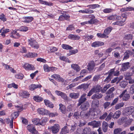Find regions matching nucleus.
I'll return each instance as SVG.
<instances>
[{
	"label": "nucleus",
	"mask_w": 134,
	"mask_h": 134,
	"mask_svg": "<svg viewBox=\"0 0 134 134\" xmlns=\"http://www.w3.org/2000/svg\"><path fill=\"white\" fill-rule=\"evenodd\" d=\"M115 72L114 69H111L109 71V74L108 75L111 76L112 75H114Z\"/></svg>",
	"instance_id": "nucleus-60"
},
{
	"label": "nucleus",
	"mask_w": 134,
	"mask_h": 134,
	"mask_svg": "<svg viewBox=\"0 0 134 134\" xmlns=\"http://www.w3.org/2000/svg\"><path fill=\"white\" fill-rule=\"evenodd\" d=\"M122 19L121 20L118 21V25L119 26H123L124 24V23L127 17L125 14H122Z\"/></svg>",
	"instance_id": "nucleus-7"
},
{
	"label": "nucleus",
	"mask_w": 134,
	"mask_h": 134,
	"mask_svg": "<svg viewBox=\"0 0 134 134\" xmlns=\"http://www.w3.org/2000/svg\"><path fill=\"white\" fill-rule=\"evenodd\" d=\"M59 106L60 107L59 109L61 112L63 114H65L66 108L65 106L61 103L59 104Z\"/></svg>",
	"instance_id": "nucleus-29"
},
{
	"label": "nucleus",
	"mask_w": 134,
	"mask_h": 134,
	"mask_svg": "<svg viewBox=\"0 0 134 134\" xmlns=\"http://www.w3.org/2000/svg\"><path fill=\"white\" fill-rule=\"evenodd\" d=\"M59 58L60 60L65 61L66 62H68L69 63H70L71 62V61L69 60V59L63 56L60 57Z\"/></svg>",
	"instance_id": "nucleus-40"
},
{
	"label": "nucleus",
	"mask_w": 134,
	"mask_h": 134,
	"mask_svg": "<svg viewBox=\"0 0 134 134\" xmlns=\"http://www.w3.org/2000/svg\"><path fill=\"white\" fill-rule=\"evenodd\" d=\"M108 124L107 122L105 121L103 122L102 128L103 131L104 132H106L108 130Z\"/></svg>",
	"instance_id": "nucleus-15"
},
{
	"label": "nucleus",
	"mask_w": 134,
	"mask_h": 134,
	"mask_svg": "<svg viewBox=\"0 0 134 134\" xmlns=\"http://www.w3.org/2000/svg\"><path fill=\"white\" fill-rule=\"evenodd\" d=\"M86 93L83 94L81 96L80 99H79V101H80L83 103L86 100Z\"/></svg>",
	"instance_id": "nucleus-28"
},
{
	"label": "nucleus",
	"mask_w": 134,
	"mask_h": 134,
	"mask_svg": "<svg viewBox=\"0 0 134 134\" xmlns=\"http://www.w3.org/2000/svg\"><path fill=\"white\" fill-rule=\"evenodd\" d=\"M43 69L45 71L48 72L50 71V68L47 64H44L43 66Z\"/></svg>",
	"instance_id": "nucleus-45"
},
{
	"label": "nucleus",
	"mask_w": 134,
	"mask_h": 134,
	"mask_svg": "<svg viewBox=\"0 0 134 134\" xmlns=\"http://www.w3.org/2000/svg\"><path fill=\"white\" fill-rule=\"evenodd\" d=\"M22 67L27 70H33L34 69V66L27 63H25L22 65Z\"/></svg>",
	"instance_id": "nucleus-5"
},
{
	"label": "nucleus",
	"mask_w": 134,
	"mask_h": 134,
	"mask_svg": "<svg viewBox=\"0 0 134 134\" xmlns=\"http://www.w3.org/2000/svg\"><path fill=\"white\" fill-rule=\"evenodd\" d=\"M22 123L24 124L25 125H27L28 124V121L27 119L24 118H22Z\"/></svg>",
	"instance_id": "nucleus-55"
},
{
	"label": "nucleus",
	"mask_w": 134,
	"mask_h": 134,
	"mask_svg": "<svg viewBox=\"0 0 134 134\" xmlns=\"http://www.w3.org/2000/svg\"><path fill=\"white\" fill-rule=\"evenodd\" d=\"M69 130L67 127L65 126L63 128L60 133V134H65L68 133Z\"/></svg>",
	"instance_id": "nucleus-26"
},
{
	"label": "nucleus",
	"mask_w": 134,
	"mask_h": 134,
	"mask_svg": "<svg viewBox=\"0 0 134 134\" xmlns=\"http://www.w3.org/2000/svg\"><path fill=\"white\" fill-rule=\"evenodd\" d=\"M88 23L89 24H91L92 23V18H91L90 20H89L88 21H85L82 23H81V25H84L86 24H87Z\"/></svg>",
	"instance_id": "nucleus-49"
},
{
	"label": "nucleus",
	"mask_w": 134,
	"mask_h": 134,
	"mask_svg": "<svg viewBox=\"0 0 134 134\" xmlns=\"http://www.w3.org/2000/svg\"><path fill=\"white\" fill-rule=\"evenodd\" d=\"M48 114H47L46 115H48L49 117H53L58 115V114L56 112L55 113H50V112L48 111Z\"/></svg>",
	"instance_id": "nucleus-43"
},
{
	"label": "nucleus",
	"mask_w": 134,
	"mask_h": 134,
	"mask_svg": "<svg viewBox=\"0 0 134 134\" xmlns=\"http://www.w3.org/2000/svg\"><path fill=\"white\" fill-rule=\"evenodd\" d=\"M28 45L32 48L35 49H37L40 47L39 44L33 38H30L27 40Z\"/></svg>",
	"instance_id": "nucleus-2"
},
{
	"label": "nucleus",
	"mask_w": 134,
	"mask_h": 134,
	"mask_svg": "<svg viewBox=\"0 0 134 134\" xmlns=\"http://www.w3.org/2000/svg\"><path fill=\"white\" fill-rule=\"evenodd\" d=\"M122 131V130L120 128H117L115 129L114 131V134H118Z\"/></svg>",
	"instance_id": "nucleus-47"
},
{
	"label": "nucleus",
	"mask_w": 134,
	"mask_h": 134,
	"mask_svg": "<svg viewBox=\"0 0 134 134\" xmlns=\"http://www.w3.org/2000/svg\"><path fill=\"white\" fill-rule=\"evenodd\" d=\"M87 67L88 70L90 71H91L92 70V65L91 62L88 64Z\"/></svg>",
	"instance_id": "nucleus-64"
},
{
	"label": "nucleus",
	"mask_w": 134,
	"mask_h": 134,
	"mask_svg": "<svg viewBox=\"0 0 134 134\" xmlns=\"http://www.w3.org/2000/svg\"><path fill=\"white\" fill-rule=\"evenodd\" d=\"M20 96L23 98H26L29 97L30 94L27 91H22L19 93Z\"/></svg>",
	"instance_id": "nucleus-10"
},
{
	"label": "nucleus",
	"mask_w": 134,
	"mask_h": 134,
	"mask_svg": "<svg viewBox=\"0 0 134 134\" xmlns=\"http://www.w3.org/2000/svg\"><path fill=\"white\" fill-rule=\"evenodd\" d=\"M55 92L57 95L60 96L64 99L66 100L67 99V96L65 93L58 90L55 91Z\"/></svg>",
	"instance_id": "nucleus-6"
},
{
	"label": "nucleus",
	"mask_w": 134,
	"mask_h": 134,
	"mask_svg": "<svg viewBox=\"0 0 134 134\" xmlns=\"http://www.w3.org/2000/svg\"><path fill=\"white\" fill-rule=\"evenodd\" d=\"M107 95L105 97V99L107 100H108L111 99L112 98L113 96L114 95V94H113L111 93H107Z\"/></svg>",
	"instance_id": "nucleus-37"
},
{
	"label": "nucleus",
	"mask_w": 134,
	"mask_h": 134,
	"mask_svg": "<svg viewBox=\"0 0 134 134\" xmlns=\"http://www.w3.org/2000/svg\"><path fill=\"white\" fill-rule=\"evenodd\" d=\"M124 38L127 40H131L132 38V36L131 34H128L125 35Z\"/></svg>",
	"instance_id": "nucleus-48"
},
{
	"label": "nucleus",
	"mask_w": 134,
	"mask_h": 134,
	"mask_svg": "<svg viewBox=\"0 0 134 134\" xmlns=\"http://www.w3.org/2000/svg\"><path fill=\"white\" fill-rule=\"evenodd\" d=\"M80 96V93L77 92L76 93H71L69 94V97L73 99L78 98Z\"/></svg>",
	"instance_id": "nucleus-16"
},
{
	"label": "nucleus",
	"mask_w": 134,
	"mask_h": 134,
	"mask_svg": "<svg viewBox=\"0 0 134 134\" xmlns=\"http://www.w3.org/2000/svg\"><path fill=\"white\" fill-rule=\"evenodd\" d=\"M38 113L42 115H46L48 114V110L44 108H39L37 110Z\"/></svg>",
	"instance_id": "nucleus-8"
},
{
	"label": "nucleus",
	"mask_w": 134,
	"mask_h": 134,
	"mask_svg": "<svg viewBox=\"0 0 134 134\" xmlns=\"http://www.w3.org/2000/svg\"><path fill=\"white\" fill-rule=\"evenodd\" d=\"M76 84L75 83H72L69 85L67 87V90L71 89L72 87H74L76 86Z\"/></svg>",
	"instance_id": "nucleus-53"
},
{
	"label": "nucleus",
	"mask_w": 134,
	"mask_h": 134,
	"mask_svg": "<svg viewBox=\"0 0 134 134\" xmlns=\"http://www.w3.org/2000/svg\"><path fill=\"white\" fill-rule=\"evenodd\" d=\"M74 29V27L72 25H70L66 29V30L67 31H71Z\"/></svg>",
	"instance_id": "nucleus-52"
},
{
	"label": "nucleus",
	"mask_w": 134,
	"mask_h": 134,
	"mask_svg": "<svg viewBox=\"0 0 134 134\" xmlns=\"http://www.w3.org/2000/svg\"><path fill=\"white\" fill-rule=\"evenodd\" d=\"M83 131L80 129H78L76 131L75 134H83Z\"/></svg>",
	"instance_id": "nucleus-57"
},
{
	"label": "nucleus",
	"mask_w": 134,
	"mask_h": 134,
	"mask_svg": "<svg viewBox=\"0 0 134 134\" xmlns=\"http://www.w3.org/2000/svg\"><path fill=\"white\" fill-rule=\"evenodd\" d=\"M124 105V104L123 102H121L120 103L117 104L115 106V108L116 109L118 110L123 107Z\"/></svg>",
	"instance_id": "nucleus-36"
},
{
	"label": "nucleus",
	"mask_w": 134,
	"mask_h": 134,
	"mask_svg": "<svg viewBox=\"0 0 134 134\" xmlns=\"http://www.w3.org/2000/svg\"><path fill=\"white\" fill-rule=\"evenodd\" d=\"M130 96L129 94L128 93L127 90L123 91L119 96L120 98H122V100L124 101L127 100L129 99Z\"/></svg>",
	"instance_id": "nucleus-3"
},
{
	"label": "nucleus",
	"mask_w": 134,
	"mask_h": 134,
	"mask_svg": "<svg viewBox=\"0 0 134 134\" xmlns=\"http://www.w3.org/2000/svg\"><path fill=\"white\" fill-rule=\"evenodd\" d=\"M101 88L99 85H97L93 88V92H98L101 90Z\"/></svg>",
	"instance_id": "nucleus-31"
},
{
	"label": "nucleus",
	"mask_w": 134,
	"mask_h": 134,
	"mask_svg": "<svg viewBox=\"0 0 134 134\" xmlns=\"http://www.w3.org/2000/svg\"><path fill=\"white\" fill-rule=\"evenodd\" d=\"M100 122L99 121H93V127H98L100 126Z\"/></svg>",
	"instance_id": "nucleus-27"
},
{
	"label": "nucleus",
	"mask_w": 134,
	"mask_h": 134,
	"mask_svg": "<svg viewBox=\"0 0 134 134\" xmlns=\"http://www.w3.org/2000/svg\"><path fill=\"white\" fill-rule=\"evenodd\" d=\"M130 92L132 94L134 93V84L131 86L130 89Z\"/></svg>",
	"instance_id": "nucleus-58"
},
{
	"label": "nucleus",
	"mask_w": 134,
	"mask_h": 134,
	"mask_svg": "<svg viewBox=\"0 0 134 134\" xmlns=\"http://www.w3.org/2000/svg\"><path fill=\"white\" fill-rule=\"evenodd\" d=\"M104 44L103 42L100 41H96L93 43V47H96L100 46Z\"/></svg>",
	"instance_id": "nucleus-22"
},
{
	"label": "nucleus",
	"mask_w": 134,
	"mask_h": 134,
	"mask_svg": "<svg viewBox=\"0 0 134 134\" xmlns=\"http://www.w3.org/2000/svg\"><path fill=\"white\" fill-rule=\"evenodd\" d=\"M62 47L63 49L66 50L70 49L73 48L70 46L65 44H62Z\"/></svg>",
	"instance_id": "nucleus-33"
},
{
	"label": "nucleus",
	"mask_w": 134,
	"mask_h": 134,
	"mask_svg": "<svg viewBox=\"0 0 134 134\" xmlns=\"http://www.w3.org/2000/svg\"><path fill=\"white\" fill-rule=\"evenodd\" d=\"M60 128L59 125L55 124L53 126L48 127V129L51 130L54 134L57 133L59 130Z\"/></svg>",
	"instance_id": "nucleus-4"
},
{
	"label": "nucleus",
	"mask_w": 134,
	"mask_h": 134,
	"mask_svg": "<svg viewBox=\"0 0 134 134\" xmlns=\"http://www.w3.org/2000/svg\"><path fill=\"white\" fill-rule=\"evenodd\" d=\"M112 29V27L109 26L104 30L103 34L98 33L97 34V35L99 38H107L108 37V36H107V35L110 33Z\"/></svg>",
	"instance_id": "nucleus-1"
},
{
	"label": "nucleus",
	"mask_w": 134,
	"mask_h": 134,
	"mask_svg": "<svg viewBox=\"0 0 134 134\" xmlns=\"http://www.w3.org/2000/svg\"><path fill=\"white\" fill-rule=\"evenodd\" d=\"M33 99L36 102H40L43 100L42 98L38 96H35L33 97Z\"/></svg>",
	"instance_id": "nucleus-25"
},
{
	"label": "nucleus",
	"mask_w": 134,
	"mask_h": 134,
	"mask_svg": "<svg viewBox=\"0 0 134 134\" xmlns=\"http://www.w3.org/2000/svg\"><path fill=\"white\" fill-rule=\"evenodd\" d=\"M108 114L107 113H105L103 115L100 116L99 118V119L100 120H102L104 119L107 116Z\"/></svg>",
	"instance_id": "nucleus-62"
},
{
	"label": "nucleus",
	"mask_w": 134,
	"mask_h": 134,
	"mask_svg": "<svg viewBox=\"0 0 134 134\" xmlns=\"http://www.w3.org/2000/svg\"><path fill=\"white\" fill-rule=\"evenodd\" d=\"M37 61L42 62L43 63H45L46 61L45 59L41 58H39L37 59Z\"/></svg>",
	"instance_id": "nucleus-61"
},
{
	"label": "nucleus",
	"mask_w": 134,
	"mask_h": 134,
	"mask_svg": "<svg viewBox=\"0 0 134 134\" xmlns=\"http://www.w3.org/2000/svg\"><path fill=\"white\" fill-rule=\"evenodd\" d=\"M126 111L127 114H132V115H134V107L131 106L127 108H126Z\"/></svg>",
	"instance_id": "nucleus-11"
},
{
	"label": "nucleus",
	"mask_w": 134,
	"mask_h": 134,
	"mask_svg": "<svg viewBox=\"0 0 134 134\" xmlns=\"http://www.w3.org/2000/svg\"><path fill=\"white\" fill-rule=\"evenodd\" d=\"M128 84V82L126 81H122L120 82V86L122 88H125Z\"/></svg>",
	"instance_id": "nucleus-38"
},
{
	"label": "nucleus",
	"mask_w": 134,
	"mask_h": 134,
	"mask_svg": "<svg viewBox=\"0 0 134 134\" xmlns=\"http://www.w3.org/2000/svg\"><path fill=\"white\" fill-rule=\"evenodd\" d=\"M83 113L82 111L80 112V114L79 112H75L74 113L73 116L74 118H76V119H78L79 118L80 115L81 117H82Z\"/></svg>",
	"instance_id": "nucleus-21"
},
{
	"label": "nucleus",
	"mask_w": 134,
	"mask_h": 134,
	"mask_svg": "<svg viewBox=\"0 0 134 134\" xmlns=\"http://www.w3.org/2000/svg\"><path fill=\"white\" fill-rule=\"evenodd\" d=\"M27 128V130L31 133L36 130L35 126L33 125H28Z\"/></svg>",
	"instance_id": "nucleus-23"
},
{
	"label": "nucleus",
	"mask_w": 134,
	"mask_h": 134,
	"mask_svg": "<svg viewBox=\"0 0 134 134\" xmlns=\"http://www.w3.org/2000/svg\"><path fill=\"white\" fill-rule=\"evenodd\" d=\"M28 53V58H33L36 57L37 55V54L35 53Z\"/></svg>",
	"instance_id": "nucleus-41"
},
{
	"label": "nucleus",
	"mask_w": 134,
	"mask_h": 134,
	"mask_svg": "<svg viewBox=\"0 0 134 134\" xmlns=\"http://www.w3.org/2000/svg\"><path fill=\"white\" fill-rule=\"evenodd\" d=\"M68 37L73 40H78L80 38V36L76 35L70 34L68 36Z\"/></svg>",
	"instance_id": "nucleus-13"
},
{
	"label": "nucleus",
	"mask_w": 134,
	"mask_h": 134,
	"mask_svg": "<svg viewBox=\"0 0 134 134\" xmlns=\"http://www.w3.org/2000/svg\"><path fill=\"white\" fill-rule=\"evenodd\" d=\"M107 19L110 20H115V15H111L107 17Z\"/></svg>",
	"instance_id": "nucleus-63"
},
{
	"label": "nucleus",
	"mask_w": 134,
	"mask_h": 134,
	"mask_svg": "<svg viewBox=\"0 0 134 134\" xmlns=\"http://www.w3.org/2000/svg\"><path fill=\"white\" fill-rule=\"evenodd\" d=\"M99 104V101L98 100H94L93 102V105H95L96 107H97Z\"/></svg>",
	"instance_id": "nucleus-56"
},
{
	"label": "nucleus",
	"mask_w": 134,
	"mask_h": 134,
	"mask_svg": "<svg viewBox=\"0 0 134 134\" xmlns=\"http://www.w3.org/2000/svg\"><path fill=\"white\" fill-rule=\"evenodd\" d=\"M113 9L110 8H106L103 10V12L105 13H109L112 12Z\"/></svg>",
	"instance_id": "nucleus-50"
},
{
	"label": "nucleus",
	"mask_w": 134,
	"mask_h": 134,
	"mask_svg": "<svg viewBox=\"0 0 134 134\" xmlns=\"http://www.w3.org/2000/svg\"><path fill=\"white\" fill-rule=\"evenodd\" d=\"M78 52V50L76 49L70 51V53L71 55L75 54L76 53H77Z\"/></svg>",
	"instance_id": "nucleus-54"
},
{
	"label": "nucleus",
	"mask_w": 134,
	"mask_h": 134,
	"mask_svg": "<svg viewBox=\"0 0 134 134\" xmlns=\"http://www.w3.org/2000/svg\"><path fill=\"white\" fill-rule=\"evenodd\" d=\"M51 77L59 81L63 82L64 81V79L61 77L58 74H54L52 75Z\"/></svg>",
	"instance_id": "nucleus-9"
},
{
	"label": "nucleus",
	"mask_w": 134,
	"mask_h": 134,
	"mask_svg": "<svg viewBox=\"0 0 134 134\" xmlns=\"http://www.w3.org/2000/svg\"><path fill=\"white\" fill-rule=\"evenodd\" d=\"M113 115V113L112 112H110L107 116V118L105 119L106 121H108L110 120L112 116Z\"/></svg>",
	"instance_id": "nucleus-51"
},
{
	"label": "nucleus",
	"mask_w": 134,
	"mask_h": 134,
	"mask_svg": "<svg viewBox=\"0 0 134 134\" xmlns=\"http://www.w3.org/2000/svg\"><path fill=\"white\" fill-rule=\"evenodd\" d=\"M42 87V85L40 84H32L29 86V88L30 90L33 91L37 88H41Z\"/></svg>",
	"instance_id": "nucleus-12"
},
{
	"label": "nucleus",
	"mask_w": 134,
	"mask_h": 134,
	"mask_svg": "<svg viewBox=\"0 0 134 134\" xmlns=\"http://www.w3.org/2000/svg\"><path fill=\"white\" fill-rule=\"evenodd\" d=\"M24 20L23 22L26 23H28L31 22L33 20V17L31 16H26L23 18Z\"/></svg>",
	"instance_id": "nucleus-17"
},
{
	"label": "nucleus",
	"mask_w": 134,
	"mask_h": 134,
	"mask_svg": "<svg viewBox=\"0 0 134 134\" xmlns=\"http://www.w3.org/2000/svg\"><path fill=\"white\" fill-rule=\"evenodd\" d=\"M72 69L76 70L77 72L79 71L80 70V67L77 64H72L71 65Z\"/></svg>",
	"instance_id": "nucleus-18"
},
{
	"label": "nucleus",
	"mask_w": 134,
	"mask_h": 134,
	"mask_svg": "<svg viewBox=\"0 0 134 134\" xmlns=\"http://www.w3.org/2000/svg\"><path fill=\"white\" fill-rule=\"evenodd\" d=\"M121 112L119 110L116 111L113 115V118L114 119H118L121 114Z\"/></svg>",
	"instance_id": "nucleus-20"
},
{
	"label": "nucleus",
	"mask_w": 134,
	"mask_h": 134,
	"mask_svg": "<svg viewBox=\"0 0 134 134\" xmlns=\"http://www.w3.org/2000/svg\"><path fill=\"white\" fill-rule=\"evenodd\" d=\"M32 122L35 125H40V120L38 118L34 119L32 120Z\"/></svg>",
	"instance_id": "nucleus-32"
},
{
	"label": "nucleus",
	"mask_w": 134,
	"mask_h": 134,
	"mask_svg": "<svg viewBox=\"0 0 134 134\" xmlns=\"http://www.w3.org/2000/svg\"><path fill=\"white\" fill-rule=\"evenodd\" d=\"M84 134H92L91 129L89 128H85L83 130Z\"/></svg>",
	"instance_id": "nucleus-30"
},
{
	"label": "nucleus",
	"mask_w": 134,
	"mask_h": 134,
	"mask_svg": "<svg viewBox=\"0 0 134 134\" xmlns=\"http://www.w3.org/2000/svg\"><path fill=\"white\" fill-rule=\"evenodd\" d=\"M88 84H82L77 87V89H83V90H85L88 88Z\"/></svg>",
	"instance_id": "nucleus-14"
},
{
	"label": "nucleus",
	"mask_w": 134,
	"mask_h": 134,
	"mask_svg": "<svg viewBox=\"0 0 134 134\" xmlns=\"http://www.w3.org/2000/svg\"><path fill=\"white\" fill-rule=\"evenodd\" d=\"M110 86V85L109 84H108L105 86H104L103 88L101 89V91L102 93H104L106 90L109 88Z\"/></svg>",
	"instance_id": "nucleus-44"
},
{
	"label": "nucleus",
	"mask_w": 134,
	"mask_h": 134,
	"mask_svg": "<svg viewBox=\"0 0 134 134\" xmlns=\"http://www.w3.org/2000/svg\"><path fill=\"white\" fill-rule=\"evenodd\" d=\"M130 63L127 62L123 63L122 64V70L123 71H125L128 69L129 67V65Z\"/></svg>",
	"instance_id": "nucleus-24"
},
{
	"label": "nucleus",
	"mask_w": 134,
	"mask_h": 134,
	"mask_svg": "<svg viewBox=\"0 0 134 134\" xmlns=\"http://www.w3.org/2000/svg\"><path fill=\"white\" fill-rule=\"evenodd\" d=\"M23 75L22 74L19 73L15 75V76L16 78L17 79H22L23 78Z\"/></svg>",
	"instance_id": "nucleus-42"
},
{
	"label": "nucleus",
	"mask_w": 134,
	"mask_h": 134,
	"mask_svg": "<svg viewBox=\"0 0 134 134\" xmlns=\"http://www.w3.org/2000/svg\"><path fill=\"white\" fill-rule=\"evenodd\" d=\"M126 120H127V118L125 117L122 118L120 120L122 123H126Z\"/></svg>",
	"instance_id": "nucleus-59"
},
{
	"label": "nucleus",
	"mask_w": 134,
	"mask_h": 134,
	"mask_svg": "<svg viewBox=\"0 0 134 134\" xmlns=\"http://www.w3.org/2000/svg\"><path fill=\"white\" fill-rule=\"evenodd\" d=\"M89 105L88 103L87 102L81 105V108L83 110H86L88 108Z\"/></svg>",
	"instance_id": "nucleus-19"
},
{
	"label": "nucleus",
	"mask_w": 134,
	"mask_h": 134,
	"mask_svg": "<svg viewBox=\"0 0 134 134\" xmlns=\"http://www.w3.org/2000/svg\"><path fill=\"white\" fill-rule=\"evenodd\" d=\"M48 119L46 118H43L42 120L40 121V125H44L46 122L48 121Z\"/></svg>",
	"instance_id": "nucleus-39"
},
{
	"label": "nucleus",
	"mask_w": 134,
	"mask_h": 134,
	"mask_svg": "<svg viewBox=\"0 0 134 134\" xmlns=\"http://www.w3.org/2000/svg\"><path fill=\"white\" fill-rule=\"evenodd\" d=\"M96 93L94 94L93 96V98H101L102 96V95L99 94L98 92H96Z\"/></svg>",
	"instance_id": "nucleus-35"
},
{
	"label": "nucleus",
	"mask_w": 134,
	"mask_h": 134,
	"mask_svg": "<svg viewBox=\"0 0 134 134\" xmlns=\"http://www.w3.org/2000/svg\"><path fill=\"white\" fill-rule=\"evenodd\" d=\"M80 13H91L92 12V11L89 9H86L80 10L79 11Z\"/></svg>",
	"instance_id": "nucleus-34"
},
{
	"label": "nucleus",
	"mask_w": 134,
	"mask_h": 134,
	"mask_svg": "<svg viewBox=\"0 0 134 134\" xmlns=\"http://www.w3.org/2000/svg\"><path fill=\"white\" fill-rule=\"evenodd\" d=\"M28 30V28L27 27L24 26L21 27L19 29L20 31L23 32H26Z\"/></svg>",
	"instance_id": "nucleus-46"
}]
</instances>
